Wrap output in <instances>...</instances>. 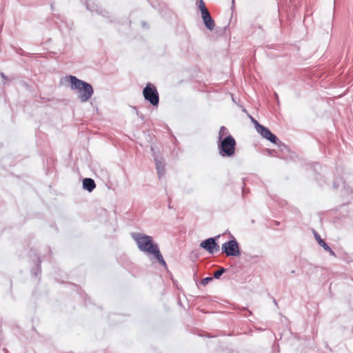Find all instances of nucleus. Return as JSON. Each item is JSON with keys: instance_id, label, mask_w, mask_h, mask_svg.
I'll list each match as a JSON object with an SVG mask.
<instances>
[{"instance_id": "39448f33", "label": "nucleus", "mask_w": 353, "mask_h": 353, "mask_svg": "<svg viewBox=\"0 0 353 353\" xmlns=\"http://www.w3.org/2000/svg\"><path fill=\"white\" fill-rule=\"evenodd\" d=\"M222 250L226 256H238L241 254L238 244L236 241L231 240L222 245Z\"/></svg>"}, {"instance_id": "6e6552de", "label": "nucleus", "mask_w": 353, "mask_h": 353, "mask_svg": "<svg viewBox=\"0 0 353 353\" xmlns=\"http://www.w3.org/2000/svg\"><path fill=\"white\" fill-rule=\"evenodd\" d=\"M201 14V17L204 22L205 27L210 30H212L214 28L215 23L214 19L212 18L209 11L203 12Z\"/></svg>"}, {"instance_id": "0eeeda50", "label": "nucleus", "mask_w": 353, "mask_h": 353, "mask_svg": "<svg viewBox=\"0 0 353 353\" xmlns=\"http://www.w3.org/2000/svg\"><path fill=\"white\" fill-rule=\"evenodd\" d=\"M200 246L210 254H214L219 249V246L216 243L213 238H210L202 241Z\"/></svg>"}, {"instance_id": "4468645a", "label": "nucleus", "mask_w": 353, "mask_h": 353, "mask_svg": "<svg viewBox=\"0 0 353 353\" xmlns=\"http://www.w3.org/2000/svg\"><path fill=\"white\" fill-rule=\"evenodd\" d=\"M86 7L92 12L98 11L97 8V6H96L93 2H90V1L86 2Z\"/></svg>"}, {"instance_id": "f257e3e1", "label": "nucleus", "mask_w": 353, "mask_h": 353, "mask_svg": "<svg viewBox=\"0 0 353 353\" xmlns=\"http://www.w3.org/2000/svg\"><path fill=\"white\" fill-rule=\"evenodd\" d=\"M133 239L137 243L138 248L142 252L149 255H152L163 266H166L162 254H161L157 244L154 243L151 236L135 233L132 235Z\"/></svg>"}, {"instance_id": "423d86ee", "label": "nucleus", "mask_w": 353, "mask_h": 353, "mask_svg": "<svg viewBox=\"0 0 353 353\" xmlns=\"http://www.w3.org/2000/svg\"><path fill=\"white\" fill-rule=\"evenodd\" d=\"M256 130L263 138L270 141L271 143H276L279 141L278 138L268 128L258 122H256Z\"/></svg>"}, {"instance_id": "f3484780", "label": "nucleus", "mask_w": 353, "mask_h": 353, "mask_svg": "<svg viewBox=\"0 0 353 353\" xmlns=\"http://www.w3.org/2000/svg\"><path fill=\"white\" fill-rule=\"evenodd\" d=\"M251 119H252V121L253 122V123L254 124V127L256 128V122H257L254 118L251 117Z\"/></svg>"}, {"instance_id": "1a4fd4ad", "label": "nucleus", "mask_w": 353, "mask_h": 353, "mask_svg": "<svg viewBox=\"0 0 353 353\" xmlns=\"http://www.w3.org/2000/svg\"><path fill=\"white\" fill-rule=\"evenodd\" d=\"M96 187L94 181L90 178H85L83 180V188L88 192H92Z\"/></svg>"}, {"instance_id": "dca6fc26", "label": "nucleus", "mask_w": 353, "mask_h": 353, "mask_svg": "<svg viewBox=\"0 0 353 353\" xmlns=\"http://www.w3.org/2000/svg\"><path fill=\"white\" fill-rule=\"evenodd\" d=\"M212 280V277H207V278H205L202 280V283L203 285H206L208 284L210 281H211Z\"/></svg>"}, {"instance_id": "9b49d317", "label": "nucleus", "mask_w": 353, "mask_h": 353, "mask_svg": "<svg viewBox=\"0 0 353 353\" xmlns=\"http://www.w3.org/2000/svg\"><path fill=\"white\" fill-rule=\"evenodd\" d=\"M316 240L318 241L319 244L324 248L325 250L329 252L331 254L334 255V251L329 247V245L325 243L321 238L320 235L317 233L314 234Z\"/></svg>"}, {"instance_id": "f8f14e48", "label": "nucleus", "mask_w": 353, "mask_h": 353, "mask_svg": "<svg viewBox=\"0 0 353 353\" xmlns=\"http://www.w3.org/2000/svg\"><path fill=\"white\" fill-rule=\"evenodd\" d=\"M228 135H230L228 129L225 126H221L219 132V140L223 139Z\"/></svg>"}, {"instance_id": "f03ea898", "label": "nucleus", "mask_w": 353, "mask_h": 353, "mask_svg": "<svg viewBox=\"0 0 353 353\" xmlns=\"http://www.w3.org/2000/svg\"><path fill=\"white\" fill-rule=\"evenodd\" d=\"M70 83L72 90H78V98L81 103L88 101L94 93L91 84L77 79L74 76L70 75L66 77Z\"/></svg>"}, {"instance_id": "9d476101", "label": "nucleus", "mask_w": 353, "mask_h": 353, "mask_svg": "<svg viewBox=\"0 0 353 353\" xmlns=\"http://www.w3.org/2000/svg\"><path fill=\"white\" fill-rule=\"evenodd\" d=\"M154 161L157 173L159 178H161L164 174V162L162 159H159L158 158H154Z\"/></svg>"}, {"instance_id": "7ed1b4c3", "label": "nucleus", "mask_w": 353, "mask_h": 353, "mask_svg": "<svg viewBox=\"0 0 353 353\" xmlns=\"http://www.w3.org/2000/svg\"><path fill=\"white\" fill-rule=\"evenodd\" d=\"M236 141L232 135H228L219 141L218 149L221 157H232L235 152Z\"/></svg>"}, {"instance_id": "a211bd4d", "label": "nucleus", "mask_w": 353, "mask_h": 353, "mask_svg": "<svg viewBox=\"0 0 353 353\" xmlns=\"http://www.w3.org/2000/svg\"><path fill=\"white\" fill-rule=\"evenodd\" d=\"M1 76L2 77L3 79H6V76L3 72L1 73Z\"/></svg>"}, {"instance_id": "20e7f679", "label": "nucleus", "mask_w": 353, "mask_h": 353, "mask_svg": "<svg viewBox=\"0 0 353 353\" xmlns=\"http://www.w3.org/2000/svg\"><path fill=\"white\" fill-rule=\"evenodd\" d=\"M143 95L144 99L150 103L157 107L159 103V96L157 88L150 83H147L143 88Z\"/></svg>"}, {"instance_id": "ddd939ff", "label": "nucleus", "mask_w": 353, "mask_h": 353, "mask_svg": "<svg viewBox=\"0 0 353 353\" xmlns=\"http://www.w3.org/2000/svg\"><path fill=\"white\" fill-rule=\"evenodd\" d=\"M197 5H198L199 9L201 11V13H202L203 12H206V11L208 10L207 9V8L205 7V3H204L203 0H198Z\"/></svg>"}, {"instance_id": "2eb2a0df", "label": "nucleus", "mask_w": 353, "mask_h": 353, "mask_svg": "<svg viewBox=\"0 0 353 353\" xmlns=\"http://www.w3.org/2000/svg\"><path fill=\"white\" fill-rule=\"evenodd\" d=\"M225 272V270L223 268H220L217 271L214 272V277L216 279H219L220 276Z\"/></svg>"}]
</instances>
